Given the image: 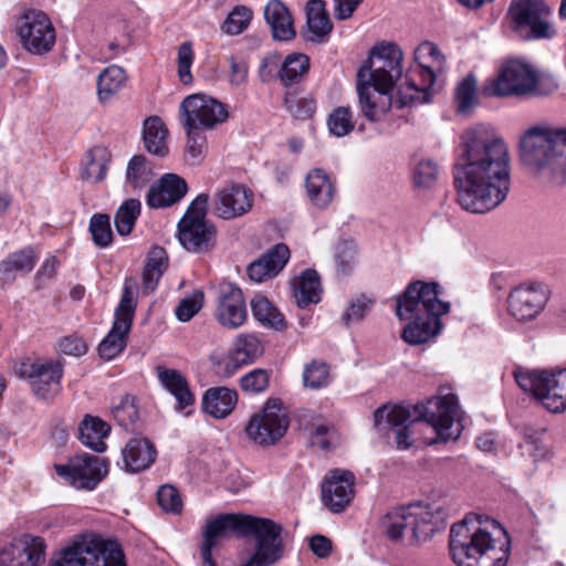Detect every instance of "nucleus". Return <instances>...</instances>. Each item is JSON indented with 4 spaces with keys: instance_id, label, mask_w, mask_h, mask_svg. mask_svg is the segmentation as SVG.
Instances as JSON below:
<instances>
[{
    "instance_id": "nucleus-31",
    "label": "nucleus",
    "mask_w": 566,
    "mask_h": 566,
    "mask_svg": "<svg viewBox=\"0 0 566 566\" xmlns=\"http://www.w3.org/2000/svg\"><path fill=\"white\" fill-rule=\"evenodd\" d=\"M305 187L310 201L319 209L327 208L335 195V185L326 171L319 168L307 174Z\"/></svg>"
},
{
    "instance_id": "nucleus-1",
    "label": "nucleus",
    "mask_w": 566,
    "mask_h": 566,
    "mask_svg": "<svg viewBox=\"0 0 566 566\" xmlns=\"http://www.w3.org/2000/svg\"><path fill=\"white\" fill-rule=\"evenodd\" d=\"M461 139L463 149L453 170L457 201L471 213L490 212L511 188L507 146L481 128L464 132Z\"/></svg>"
},
{
    "instance_id": "nucleus-37",
    "label": "nucleus",
    "mask_w": 566,
    "mask_h": 566,
    "mask_svg": "<svg viewBox=\"0 0 566 566\" xmlns=\"http://www.w3.org/2000/svg\"><path fill=\"white\" fill-rule=\"evenodd\" d=\"M167 136L168 129L158 116L148 117L144 122L143 138L149 153L160 157L166 156L168 154Z\"/></svg>"
},
{
    "instance_id": "nucleus-51",
    "label": "nucleus",
    "mask_w": 566,
    "mask_h": 566,
    "mask_svg": "<svg viewBox=\"0 0 566 566\" xmlns=\"http://www.w3.org/2000/svg\"><path fill=\"white\" fill-rule=\"evenodd\" d=\"M90 232L93 242L99 248H106L113 242V232L108 214L95 213L90 220Z\"/></svg>"
},
{
    "instance_id": "nucleus-45",
    "label": "nucleus",
    "mask_w": 566,
    "mask_h": 566,
    "mask_svg": "<svg viewBox=\"0 0 566 566\" xmlns=\"http://www.w3.org/2000/svg\"><path fill=\"white\" fill-rule=\"evenodd\" d=\"M107 174V160L102 149L95 148L87 151L86 161L81 169L80 177L83 181L96 184L102 181Z\"/></svg>"
},
{
    "instance_id": "nucleus-55",
    "label": "nucleus",
    "mask_w": 566,
    "mask_h": 566,
    "mask_svg": "<svg viewBox=\"0 0 566 566\" xmlns=\"http://www.w3.org/2000/svg\"><path fill=\"white\" fill-rule=\"evenodd\" d=\"M242 361L248 365L254 361L255 358L261 356L262 346L259 339L253 335H240L235 340L234 348L232 349Z\"/></svg>"
},
{
    "instance_id": "nucleus-38",
    "label": "nucleus",
    "mask_w": 566,
    "mask_h": 566,
    "mask_svg": "<svg viewBox=\"0 0 566 566\" xmlns=\"http://www.w3.org/2000/svg\"><path fill=\"white\" fill-rule=\"evenodd\" d=\"M36 262V255L32 248H24L11 253L0 263V274L6 281H13L17 274L32 271Z\"/></svg>"
},
{
    "instance_id": "nucleus-35",
    "label": "nucleus",
    "mask_w": 566,
    "mask_h": 566,
    "mask_svg": "<svg viewBox=\"0 0 566 566\" xmlns=\"http://www.w3.org/2000/svg\"><path fill=\"white\" fill-rule=\"evenodd\" d=\"M155 178L151 161L143 155H135L130 158L126 168L125 185L132 191H140L150 185Z\"/></svg>"
},
{
    "instance_id": "nucleus-6",
    "label": "nucleus",
    "mask_w": 566,
    "mask_h": 566,
    "mask_svg": "<svg viewBox=\"0 0 566 566\" xmlns=\"http://www.w3.org/2000/svg\"><path fill=\"white\" fill-rule=\"evenodd\" d=\"M442 522L440 507L416 503L389 510L382 516L380 526L391 541L416 545L431 538Z\"/></svg>"
},
{
    "instance_id": "nucleus-20",
    "label": "nucleus",
    "mask_w": 566,
    "mask_h": 566,
    "mask_svg": "<svg viewBox=\"0 0 566 566\" xmlns=\"http://www.w3.org/2000/svg\"><path fill=\"white\" fill-rule=\"evenodd\" d=\"M19 375L30 381L32 392L41 399L54 398L61 390L63 367L60 361L23 363Z\"/></svg>"
},
{
    "instance_id": "nucleus-5",
    "label": "nucleus",
    "mask_w": 566,
    "mask_h": 566,
    "mask_svg": "<svg viewBox=\"0 0 566 566\" xmlns=\"http://www.w3.org/2000/svg\"><path fill=\"white\" fill-rule=\"evenodd\" d=\"M438 287L434 282L417 281L397 298V317L409 321L401 334L406 343L424 344L440 333V316L450 311V304L439 300Z\"/></svg>"
},
{
    "instance_id": "nucleus-22",
    "label": "nucleus",
    "mask_w": 566,
    "mask_h": 566,
    "mask_svg": "<svg viewBox=\"0 0 566 566\" xmlns=\"http://www.w3.org/2000/svg\"><path fill=\"white\" fill-rule=\"evenodd\" d=\"M214 317L227 329H237L242 326L248 317V310L242 291L231 283L221 285Z\"/></svg>"
},
{
    "instance_id": "nucleus-9",
    "label": "nucleus",
    "mask_w": 566,
    "mask_h": 566,
    "mask_svg": "<svg viewBox=\"0 0 566 566\" xmlns=\"http://www.w3.org/2000/svg\"><path fill=\"white\" fill-rule=\"evenodd\" d=\"M209 196L198 195L179 220L178 240L190 253L205 254L217 243V228L207 219Z\"/></svg>"
},
{
    "instance_id": "nucleus-29",
    "label": "nucleus",
    "mask_w": 566,
    "mask_h": 566,
    "mask_svg": "<svg viewBox=\"0 0 566 566\" xmlns=\"http://www.w3.org/2000/svg\"><path fill=\"white\" fill-rule=\"evenodd\" d=\"M156 454L155 446L148 439L133 438L123 450L125 468L129 472H140L154 463Z\"/></svg>"
},
{
    "instance_id": "nucleus-58",
    "label": "nucleus",
    "mask_w": 566,
    "mask_h": 566,
    "mask_svg": "<svg viewBox=\"0 0 566 566\" xmlns=\"http://www.w3.org/2000/svg\"><path fill=\"white\" fill-rule=\"evenodd\" d=\"M439 167L432 159H421L413 169V180L418 187H431L438 179Z\"/></svg>"
},
{
    "instance_id": "nucleus-36",
    "label": "nucleus",
    "mask_w": 566,
    "mask_h": 566,
    "mask_svg": "<svg viewBox=\"0 0 566 566\" xmlns=\"http://www.w3.org/2000/svg\"><path fill=\"white\" fill-rule=\"evenodd\" d=\"M321 282L315 270H305L294 284V297L298 307L304 308L310 304L321 301Z\"/></svg>"
},
{
    "instance_id": "nucleus-26",
    "label": "nucleus",
    "mask_w": 566,
    "mask_h": 566,
    "mask_svg": "<svg viewBox=\"0 0 566 566\" xmlns=\"http://www.w3.org/2000/svg\"><path fill=\"white\" fill-rule=\"evenodd\" d=\"M290 249L277 243L248 266V275L252 281L263 282L276 276L290 260Z\"/></svg>"
},
{
    "instance_id": "nucleus-33",
    "label": "nucleus",
    "mask_w": 566,
    "mask_h": 566,
    "mask_svg": "<svg viewBox=\"0 0 566 566\" xmlns=\"http://www.w3.org/2000/svg\"><path fill=\"white\" fill-rule=\"evenodd\" d=\"M111 426L98 417L85 416L78 426L81 442L95 452H104L106 443L104 439L109 434Z\"/></svg>"
},
{
    "instance_id": "nucleus-30",
    "label": "nucleus",
    "mask_w": 566,
    "mask_h": 566,
    "mask_svg": "<svg viewBox=\"0 0 566 566\" xmlns=\"http://www.w3.org/2000/svg\"><path fill=\"white\" fill-rule=\"evenodd\" d=\"M156 374L161 386L177 400L178 410H182L195 402L188 381L180 371L158 366Z\"/></svg>"
},
{
    "instance_id": "nucleus-41",
    "label": "nucleus",
    "mask_w": 566,
    "mask_h": 566,
    "mask_svg": "<svg viewBox=\"0 0 566 566\" xmlns=\"http://www.w3.org/2000/svg\"><path fill=\"white\" fill-rule=\"evenodd\" d=\"M167 269L166 251L160 247L153 248L147 258V263L143 271V289L145 292H153Z\"/></svg>"
},
{
    "instance_id": "nucleus-27",
    "label": "nucleus",
    "mask_w": 566,
    "mask_h": 566,
    "mask_svg": "<svg viewBox=\"0 0 566 566\" xmlns=\"http://www.w3.org/2000/svg\"><path fill=\"white\" fill-rule=\"evenodd\" d=\"M187 189V184L181 177L167 174L160 178L158 184L150 186L147 205L151 208L169 207L181 200Z\"/></svg>"
},
{
    "instance_id": "nucleus-39",
    "label": "nucleus",
    "mask_w": 566,
    "mask_h": 566,
    "mask_svg": "<svg viewBox=\"0 0 566 566\" xmlns=\"http://www.w3.org/2000/svg\"><path fill=\"white\" fill-rule=\"evenodd\" d=\"M310 71V57L306 54L293 52L282 57L281 81L284 87L298 84Z\"/></svg>"
},
{
    "instance_id": "nucleus-32",
    "label": "nucleus",
    "mask_w": 566,
    "mask_h": 566,
    "mask_svg": "<svg viewBox=\"0 0 566 566\" xmlns=\"http://www.w3.org/2000/svg\"><path fill=\"white\" fill-rule=\"evenodd\" d=\"M238 394L227 387L210 388L206 391L202 406L203 410L216 419L228 417L234 409Z\"/></svg>"
},
{
    "instance_id": "nucleus-7",
    "label": "nucleus",
    "mask_w": 566,
    "mask_h": 566,
    "mask_svg": "<svg viewBox=\"0 0 566 566\" xmlns=\"http://www.w3.org/2000/svg\"><path fill=\"white\" fill-rule=\"evenodd\" d=\"M50 566H126L124 553L116 541L98 536H80L65 546Z\"/></svg>"
},
{
    "instance_id": "nucleus-19",
    "label": "nucleus",
    "mask_w": 566,
    "mask_h": 566,
    "mask_svg": "<svg viewBox=\"0 0 566 566\" xmlns=\"http://www.w3.org/2000/svg\"><path fill=\"white\" fill-rule=\"evenodd\" d=\"M549 290L543 283H523L511 290L507 298L510 314L518 321L534 319L544 310Z\"/></svg>"
},
{
    "instance_id": "nucleus-50",
    "label": "nucleus",
    "mask_w": 566,
    "mask_h": 566,
    "mask_svg": "<svg viewBox=\"0 0 566 566\" xmlns=\"http://www.w3.org/2000/svg\"><path fill=\"white\" fill-rule=\"evenodd\" d=\"M329 132L336 137H343L355 128L352 109L347 106H338L329 114L327 119Z\"/></svg>"
},
{
    "instance_id": "nucleus-46",
    "label": "nucleus",
    "mask_w": 566,
    "mask_h": 566,
    "mask_svg": "<svg viewBox=\"0 0 566 566\" xmlns=\"http://www.w3.org/2000/svg\"><path fill=\"white\" fill-rule=\"evenodd\" d=\"M284 106L291 116L301 120L311 118L316 111V102L313 97L301 96L295 91H286Z\"/></svg>"
},
{
    "instance_id": "nucleus-3",
    "label": "nucleus",
    "mask_w": 566,
    "mask_h": 566,
    "mask_svg": "<svg viewBox=\"0 0 566 566\" xmlns=\"http://www.w3.org/2000/svg\"><path fill=\"white\" fill-rule=\"evenodd\" d=\"M449 551L458 566H506L511 538L497 521L471 514L452 525Z\"/></svg>"
},
{
    "instance_id": "nucleus-10",
    "label": "nucleus",
    "mask_w": 566,
    "mask_h": 566,
    "mask_svg": "<svg viewBox=\"0 0 566 566\" xmlns=\"http://www.w3.org/2000/svg\"><path fill=\"white\" fill-rule=\"evenodd\" d=\"M562 128L532 127L524 133L520 140V158L531 171L548 172L556 177L558 158V139Z\"/></svg>"
},
{
    "instance_id": "nucleus-17",
    "label": "nucleus",
    "mask_w": 566,
    "mask_h": 566,
    "mask_svg": "<svg viewBox=\"0 0 566 566\" xmlns=\"http://www.w3.org/2000/svg\"><path fill=\"white\" fill-rule=\"evenodd\" d=\"M229 117L227 106L205 94L186 97L179 106V119L182 126H197L198 129H213Z\"/></svg>"
},
{
    "instance_id": "nucleus-43",
    "label": "nucleus",
    "mask_w": 566,
    "mask_h": 566,
    "mask_svg": "<svg viewBox=\"0 0 566 566\" xmlns=\"http://www.w3.org/2000/svg\"><path fill=\"white\" fill-rule=\"evenodd\" d=\"M186 132L185 157L191 165L200 164L207 154V137L197 126H182Z\"/></svg>"
},
{
    "instance_id": "nucleus-53",
    "label": "nucleus",
    "mask_w": 566,
    "mask_h": 566,
    "mask_svg": "<svg viewBox=\"0 0 566 566\" xmlns=\"http://www.w3.org/2000/svg\"><path fill=\"white\" fill-rule=\"evenodd\" d=\"M329 380L328 365L323 361L313 360L303 370V385L310 389H319L327 386Z\"/></svg>"
},
{
    "instance_id": "nucleus-61",
    "label": "nucleus",
    "mask_w": 566,
    "mask_h": 566,
    "mask_svg": "<svg viewBox=\"0 0 566 566\" xmlns=\"http://www.w3.org/2000/svg\"><path fill=\"white\" fill-rule=\"evenodd\" d=\"M159 506L167 513L178 514L182 510L179 492L172 485H163L157 492Z\"/></svg>"
},
{
    "instance_id": "nucleus-62",
    "label": "nucleus",
    "mask_w": 566,
    "mask_h": 566,
    "mask_svg": "<svg viewBox=\"0 0 566 566\" xmlns=\"http://www.w3.org/2000/svg\"><path fill=\"white\" fill-rule=\"evenodd\" d=\"M373 303V300L365 295H359L352 300L348 304V308L342 317L343 323L345 325H349L350 323L363 319L365 313L369 310Z\"/></svg>"
},
{
    "instance_id": "nucleus-44",
    "label": "nucleus",
    "mask_w": 566,
    "mask_h": 566,
    "mask_svg": "<svg viewBox=\"0 0 566 566\" xmlns=\"http://www.w3.org/2000/svg\"><path fill=\"white\" fill-rule=\"evenodd\" d=\"M142 205L138 199H127L117 209L114 221L115 228L119 235H128L140 214Z\"/></svg>"
},
{
    "instance_id": "nucleus-24",
    "label": "nucleus",
    "mask_w": 566,
    "mask_h": 566,
    "mask_svg": "<svg viewBox=\"0 0 566 566\" xmlns=\"http://www.w3.org/2000/svg\"><path fill=\"white\" fill-rule=\"evenodd\" d=\"M252 202L253 193L250 189L240 184H231L216 193L213 208L218 217L231 220L248 213Z\"/></svg>"
},
{
    "instance_id": "nucleus-18",
    "label": "nucleus",
    "mask_w": 566,
    "mask_h": 566,
    "mask_svg": "<svg viewBox=\"0 0 566 566\" xmlns=\"http://www.w3.org/2000/svg\"><path fill=\"white\" fill-rule=\"evenodd\" d=\"M57 475L78 490H94L107 474V461L97 455L84 453L55 465Z\"/></svg>"
},
{
    "instance_id": "nucleus-16",
    "label": "nucleus",
    "mask_w": 566,
    "mask_h": 566,
    "mask_svg": "<svg viewBox=\"0 0 566 566\" xmlns=\"http://www.w3.org/2000/svg\"><path fill=\"white\" fill-rule=\"evenodd\" d=\"M22 48L31 54L50 52L56 41L55 29L50 18L40 10L25 11L15 23Z\"/></svg>"
},
{
    "instance_id": "nucleus-56",
    "label": "nucleus",
    "mask_w": 566,
    "mask_h": 566,
    "mask_svg": "<svg viewBox=\"0 0 566 566\" xmlns=\"http://www.w3.org/2000/svg\"><path fill=\"white\" fill-rule=\"evenodd\" d=\"M193 60L195 53L192 51L191 42L186 41L181 43L177 52V72L179 81L185 85H189L193 81L190 70Z\"/></svg>"
},
{
    "instance_id": "nucleus-47",
    "label": "nucleus",
    "mask_w": 566,
    "mask_h": 566,
    "mask_svg": "<svg viewBox=\"0 0 566 566\" xmlns=\"http://www.w3.org/2000/svg\"><path fill=\"white\" fill-rule=\"evenodd\" d=\"M113 415L120 427L135 430L139 420L136 398L129 394L124 395L119 402L114 405Z\"/></svg>"
},
{
    "instance_id": "nucleus-11",
    "label": "nucleus",
    "mask_w": 566,
    "mask_h": 566,
    "mask_svg": "<svg viewBox=\"0 0 566 566\" xmlns=\"http://www.w3.org/2000/svg\"><path fill=\"white\" fill-rule=\"evenodd\" d=\"M518 387L531 392L551 412L566 409V368L552 370H516Z\"/></svg>"
},
{
    "instance_id": "nucleus-57",
    "label": "nucleus",
    "mask_w": 566,
    "mask_h": 566,
    "mask_svg": "<svg viewBox=\"0 0 566 566\" xmlns=\"http://www.w3.org/2000/svg\"><path fill=\"white\" fill-rule=\"evenodd\" d=\"M203 305V293L199 290L180 300L175 308L176 317L180 322L190 321Z\"/></svg>"
},
{
    "instance_id": "nucleus-4",
    "label": "nucleus",
    "mask_w": 566,
    "mask_h": 566,
    "mask_svg": "<svg viewBox=\"0 0 566 566\" xmlns=\"http://www.w3.org/2000/svg\"><path fill=\"white\" fill-rule=\"evenodd\" d=\"M458 416L457 396L447 394L413 406L380 407L374 412V420L379 430L394 429L397 448L406 450L412 446L410 427L416 422L424 421L434 429L438 439L433 443L458 439L461 432L460 423L455 424Z\"/></svg>"
},
{
    "instance_id": "nucleus-59",
    "label": "nucleus",
    "mask_w": 566,
    "mask_h": 566,
    "mask_svg": "<svg viewBox=\"0 0 566 566\" xmlns=\"http://www.w3.org/2000/svg\"><path fill=\"white\" fill-rule=\"evenodd\" d=\"M270 384V374L265 369L256 368L245 374L240 379L243 391L259 394L266 390Z\"/></svg>"
},
{
    "instance_id": "nucleus-63",
    "label": "nucleus",
    "mask_w": 566,
    "mask_h": 566,
    "mask_svg": "<svg viewBox=\"0 0 566 566\" xmlns=\"http://www.w3.org/2000/svg\"><path fill=\"white\" fill-rule=\"evenodd\" d=\"M230 65L229 81L231 85L240 86L247 83L249 75L248 63L243 59L233 55L228 59Z\"/></svg>"
},
{
    "instance_id": "nucleus-25",
    "label": "nucleus",
    "mask_w": 566,
    "mask_h": 566,
    "mask_svg": "<svg viewBox=\"0 0 566 566\" xmlns=\"http://www.w3.org/2000/svg\"><path fill=\"white\" fill-rule=\"evenodd\" d=\"M356 85L363 115L370 122L380 120L394 104L391 90L378 88L359 80Z\"/></svg>"
},
{
    "instance_id": "nucleus-15",
    "label": "nucleus",
    "mask_w": 566,
    "mask_h": 566,
    "mask_svg": "<svg viewBox=\"0 0 566 566\" xmlns=\"http://www.w3.org/2000/svg\"><path fill=\"white\" fill-rule=\"evenodd\" d=\"M135 308L136 303L134 302L133 284L126 281L119 304L115 310L113 326L98 345L101 358L112 360L125 349L135 315Z\"/></svg>"
},
{
    "instance_id": "nucleus-40",
    "label": "nucleus",
    "mask_w": 566,
    "mask_h": 566,
    "mask_svg": "<svg viewBox=\"0 0 566 566\" xmlns=\"http://www.w3.org/2000/svg\"><path fill=\"white\" fill-rule=\"evenodd\" d=\"M251 310L253 317L263 326L275 331L286 328V322L283 315L265 296H254L251 301Z\"/></svg>"
},
{
    "instance_id": "nucleus-52",
    "label": "nucleus",
    "mask_w": 566,
    "mask_h": 566,
    "mask_svg": "<svg viewBox=\"0 0 566 566\" xmlns=\"http://www.w3.org/2000/svg\"><path fill=\"white\" fill-rule=\"evenodd\" d=\"M252 20V11L245 6H237L228 14L221 30L229 35L242 33Z\"/></svg>"
},
{
    "instance_id": "nucleus-60",
    "label": "nucleus",
    "mask_w": 566,
    "mask_h": 566,
    "mask_svg": "<svg viewBox=\"0 0 566 566\" xmlns=\"http://www.w3.org/2000/svg\"><path fill=\"white\" fill-rule=\"evenodd\" d=\"M240 359L239 356L230 350L229 353L213 358V369L216 375L222 378L232 377L242 366L245 364Z\"/></svg>"
},
{
    "instance_id": "nucleus-2",
    "label": "nucleus",
    "mask_w": 566,
    "mask_h": 566,
    "mask_svg": "<svg viewBox=\"0 0 566 566\" xmlns=\"http://www.w3.org/2000/svg\"><path fill=\"white\" fill-rule=\"evenodd\" d=\"M283 527L273 520L247 514H221L206 525L201 557L203 564L217 566L212 548L231 534L253 537L255 551L243 566H272L283 557Z\"/></svg>"
},
{
    "instance_id": "nucleus-42",
    "label": "nucleus",
    "mask_w": 566,
    "mask_h": 566,
    "mask_svg": "<svg viewBox=\"0 0 566 566\" xmlns=\"http://www.w3.org/2000/svg\"><path fill=\"white\" fill-rule=\"evenodd\" d=\"M125 71L117 66L106 67L97 78V94L102 103L108 102L125 84Z\"/></svg>"
},
{
    "instance_id": "nucleus-8",
    "label": "nucleus",
    "mask_w": 566,
    "mask_h": 566,
    "mask_svg": "<svg viewBox=\"0 0 566 566\" xmlns=\"http://www.w3.org/2000/svg\"><path fill=\"white\" fill-rule=\"evenodd\" d=\"M490 95L494 96H526L549 95L558 90V83L554 76L545 85L537 72L528 64L520 61H510L502 66L497 76L493 80Z\"/></svg>"
},
{
    "instance_id": "nucleus-14",
    "label": "nucleus",
    "mask_w": 566,
    "mask_h": 566,
    "mask_svg": "<svg viewBox=\"0 0 566 566\" xmlns=\"http://www.w3.org/2000/svg\"><path fill=\"white\" fill-rule=\"evenodd\" d=\"M289 426L286 408L279 399L271 398L260 411L251 416L245 432L255 443L272 446L284 437Z\"/></svg>"
},
{
    "instance_id": "nucleus-54",
    "label": "nucleus",
    "mask_w": 566,
    "mask_h": 566,
    "mask_svg": "<svg viewBox=\"0 0 566 566\" xmlns=\"http://www.w3.org/2000/svg\"><path fill=\"white\" fill-rule=\"evenodd\" d=\"M282 57V54L276 51L264 55L258 69V76L262 83L269 84L275 80L281 81Z\"/></svg>"
},
{
    "instance_id": "nucleus-12",
    "label": "nucleus",
    "mask_w": 566,
    "mask_h": 566,
    "mask_svg": "<svg viewBox=\"0 0 566 566\" xmlns=\"http://www.w3.org/2000/svg\"><path fill=\"white\" fill-rule=\"evenodd\" d=\"M403 54L394 43L376 45L368 60L359 67L357 80L368 82L378 88H394L402 75Z\"/></svg>"
},
{
    "instance_id": "nucleus-48",
    "label": "nucleus",
    "mask_w": 566,
    "mask_h": 566,
    "mask_svg": "<svg viewBox=\"0 0 566 566\" xmlns=\"http://www.w3.org/2000/svg\"><path fill=\"white\" fill-rule=\"evenodd\" d=\"M457 109L460 114L470 113L476 105V78L474 75H467L455 87Z\"/></svg>"
},
{
    "instance_id": "nucleus-64",
    "label": "nucleus",
    "mask_w": 566,
    "mask_h": 566,
    "mask_svg": "<svg viewBox=\"0 0 566 566\" xmlns=\"http://www.w3.org/2000/svg\"><path fill=\"white\" fill-rule=\"evenodd\" d=\"M334 437L335 431L333 427L318 424L314 428L311 434V440L313 446L322 450H329L333 447Z\"/></svg>"
},
{
    "instance_id": "nucleus-49",
    "label": "nucleus",
    "mask_w": 566,
    "mask_h": 566,
    "mask_svg": "<svg viewBox=\"0 0 566 566\" xmlns=\"http://www.w3.org/2000/svg\"><path fill=\"white\" fill-rule=\"evenodd\" d=\"M428 96L429 94L423 92V88H419L415 80L408 76L406 83L398 87L394 104L398 108H402L416 103L421 104L428 102Z\"/></svg>"
},
{
    "instance_id": "nucleus-34",
    "label": "nucleus",
    "mask_w": 566,
    "mask_h": 566,
    "mask_svg": "<svg viewBox=\"0 0 566 566\" xmlns=\"http://www.w3.org/2000/svg\"><path fill=\"white\" fill-rule=\"evenodd\" d=\"M306 23L312 41H323L333 30V23L322 0H310L306 4Z\"/></svg>"
},
{
    "instance_id": "nucleus-13",
    "label": "nucleus",
    "mask_w": 566,
    "mask_h": 566,
    "mask_svg": "<svg viewBox=\"0 0 566 566\" xmlns=\"http://www.w3.org/2000/svg\"><path fill=\"white\" fill-rule=\"evenodd\" d=\"M513 30L524 40L551 39L556 34L549 23V7L543 0H516L509 8Z\"/></svg>"
},
{
    "instance_id": "nucleus-23",
    "label": "nucleus",
    "mask_w": 566,
    "mask_h": 566,
    "mask_svg": "<svg viewBox=\"0 0 566 566\" xmlns=\"http://www.w3.org/2000/svg\"><path fill=\"white\" fill-rule=\"evenodd\" d=\"M355 475L347 470H333L322 484V500L333 513L343 512L353 501Z\"/></svg>"
},
{
    "instance_id": "nucleus-21",
    "label": "nucleus",
    "mask_w": 566,
    "mask_h": 566,
    "mask_svg": "<svg viewBox=\"0 0 566 566\" xmlns=\"http://www.w3.org/2000/svg\"><path fill=\"white\" fill-rule=\"evenodd\" d=\"M42 537L23 534L0 551V566H39L45 559Z\"/></svg>"
},
{
    "instance_id": "nucleus-28",
    "label": "nucleus",
    "mask_w": 566,
    "mask_h": 566,
    "mask_svg": "<svg viewBox=\"0 0 566 566\" xmlns=\"http://www.w3.org/2000/svg\"><path fill=\"white\" fill-rule=\"evenodd\" d=\"M264 19L277 41H289L295 36L292 15L280 0H271L264 8Z\"/></svg>"
}]
</instances>
